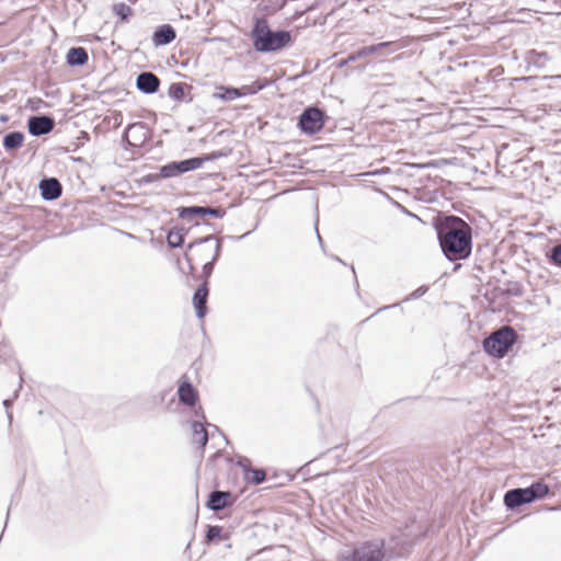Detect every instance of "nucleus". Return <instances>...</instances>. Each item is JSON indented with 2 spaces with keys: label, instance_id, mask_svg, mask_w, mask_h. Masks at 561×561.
Here are the masks:
<instances>
[{
  "label": "nucleus",
  "instance_id": "obj_34",
  "mask_svg": "<svg viewBox=\"0 0 561 561\" xmlns=\"http://www.w3.org/2000/svg\"><path fill=\"white\" fill-rule=\"evenodd\" d=\"M11 404V400H4L3 405L8 409Z\"/></svg>",
  "mask_w": 561,
  "mask_h": 561
},
{
  "label": "nucleus",
  "instance_id": "obj_8",
  "mask_svg": "<svg viewBox=\"0 0 561 561\" xmlns=\"http://www.w3.org/2000/svg\"><path fill=\"white\" fill-rule=\"evenodd\" d=\"M299 127L305 134L313 135L323 128V112L317 107L306 108L299 117Z\"/></svg>",
  "mask_w": 561,
  "mask_h": 561
},
{
  "label": "nucleus",
  "instance_id": "obj_19",
  "mask_svg": "<svg viewBox=\"0 0 561 561\" xmlns=\"http://www.w3.org/2000/svg\"><path fill=\"white\" fill-rule=\"evenodd\" d=\"M88 59V53L83 47H72L67 53V64L70 66H83Z\"/></svg>",
  "mask_w": 561,
  "mask_h": 561
},
{
  "label": "nucleus",
  "instance_id": "obj_4",
  "mask_svg": "<svg viewBox=\"0 0 561 561\" xmlns=\"http://www.w3.org/2000/svg\"><path fill=\"white\" fill-rule=\"evenodd\" d=\"M185 253L186 261L207 262L209 259L217 261L220 254V242L214 236H208L192 242Z\"/></svg>",
  "mask_w": 561,
  "mask_h": 561
},
{
  "label": "nucleus",
  "instance_id": "obj_30",
  "mask_svg": "<svg viewBox=\"0 0 561 561\" xmlns=\"http://www.w3.org/2000/svg\"><path fill=\"white\" fill-rule=\"evenodd\" d=\"M216 261H213L211 259H209V261L207 262H204V265H203V273L206 277H208L213 270H214V264H215Z\"/></svg>",
  "mask_w": 561,
  "mask_h": 561
},
{
  "label": "nucleus",
  "instance_id": "obj_25",
  "mask_svg": "<svg viewBox=\"0 0 561 561\" xmlns=\"http://www.w3.org/2000/svg\"><path fill=\"white\" fill-rule=\"evenodd\" d=\"M167 242L171 248H179L184 242V234L182 230H170L167 236Z\"/></svg>",
  "mask_w": 561,
  "mask_h": 561
},
{
  "label": "nucleus",
  "instance_id": "obj_7",
  "mask_svg": "<svg viewBox=\"0 0 561 561\" xmlns=\"http://www.w3.org/2000/svg\"><path fill=\"white\" fill-rule=\"evenodd\" d=\"M206 160H208L207 157H195L186 160L173 161L160 168V175L163 179L174 178L188 171L199 169Z\"/></svg>",
  "mask_w": 561,
  "mask_h": 561
},
{
  "label": "nucleus",
  "instance_id": "obj_22",
  "mask_svg": "<svg viewBox=\"0 0 561 561\" xmlns=\"http://www.w3.org/2000/svg\"><path fill=\"white\" fill-rule=\"evenodd\" d=\"M180 217L187 221H193L197 218L205 217V206H191L182 208L180 211Z\"/></svg>",
  "mask_w": 561,
  "mask_h": 561
},
{
  "label": "nucleus",
  "instance_id": "obj_3",
  "mask_svg": "<svg viewBox=\"0 0 561 561\" xmlns=\"http://www.w3.org/2000/svg\"><path fill=\"white\" fill-rule=\"evenodd\" d=\"M516 332L513 328L505 325L494 331L483 342L484 351L497 358L504 357L508 350L516 342Z\"/></svg>",
  "mask_w": 561,
  "mask_h": 561
},
{
  "label": "nucleus",
  "instance_id": "obj_5",
  "mask_svg": "<svg viewBox=\"0 0 561 561\" xmlns=\"http://www.w3.org/2000/svg\"><path fill=\"white\" fill-rule=\"evenodd\" d=\"M549 493V486L542 482H535L528 488L510 490L504 495V503L508 508H516L523 504L542 499Z\"/></svg>",
  "mask_w": 561,
  "mask_h": 561
},
{
  "label": "nucleus",
  "instance_id": "obj_35",
  "mask_svg": "<svg viewBox=\"0 0 561 561\" xmlns=\"http://www.w3.org/2000/svg\"><path fill=\"white\" fill-rule=\"evenodd\" d=\"M317 236H318V239H319V241H320V243H321V242H322V239H321V236L319 234V232L317 233Z\"/></svg>",
  "mask_w": 561,
  "mask_h": 561
},
{
  "label": "nucleus",
  "instance_id": "obj_12",
  "mask_svg": "<svg viewBox=\"0 0 561 561\" xmlns=\"http://www.w3.org/2000/svg\"><path fill=\"white\" fill-rule=\"evenodd\" d=\"M136 85L141 92L151 94L159 89L160 80L154 73L146 71L137 77Z\"/></svg>",
  "mask_w": 561,
  "mask_h": 561
},
{
  "label": "nucleus",
  "instance_id": "obj_1",
  "mask_svg": "<svg viewBox=\"0 0 561 561\" xmlns=\"http://www.w3.org/2000/svg\"><path fill=\"white\" fill-rule=\"evenodd\" d=\"M443 253L449 261L465 260L472 251V228L457 216H447L437 226Z\"/></svg>",
  "mask_w": 561,
  "mask_h": 561
},
{
  "label": "nucleus",
  "instance_id": "obj_18",
  "mask_svg": "<svg viewBox=\"0 0 561 561\" xmlns=\"http://www.w3.org/2000/svg\"><path fill=\"white\" fill-rule=\"evenodd\" d=\"M230 499L229 492L224 491H214L210 493L207 506L213 511L224 510L228 505V500Z\"/></svg>",
  "mask_w": 561,
  "mask_h": 561
},
{
  "label": "nucleus",
  "instance_id": "obj_21",
  "mask_svg": "<svg viewBox=\"0 0 561 561\" xmlns=\"http://www.w3.org/2000/svg\"><path fill=\"white\" fill-rule=\"evenodd\" d=\"M215 99L228 102L240 98L238 88L220 85L213 95Z\"/></svg>",
  "mask_w": 561,
  "mask_h": 561
},
{
  "label": "nucleus",
  "instance_id": "obj_31",
  "mask_svg": "<svg viewBox=\"0 0 561 561\" xmlns=\"http://www.w3.org/2000/svg\"><path fill=\"white\" fill-rule=\"evenodd\" d=\"M170 92L174 99H179L183 95V88L181 87V84H173L171 87Z\"/></svg>",
  "mask_w": 561,
  "mask_h": 561
},
{
  "label": "nucleus",
  "instance_id": "obj_27",
  "mask_svg": "<svg viewBox=\"0 0 561 561\" xmlns=\"http://www.w3.org/2000/svg\"><path fill=\"white\" fill-rule=\"evenodd\" d=\"M225 214H226V210L222 208L205 206V216L222 218L225 216Z\"/></svg>",
  "mask_w": 561,
  "mask_h": 561
},
{
  "label": "nucleus",
  "instance_id": "obj_14",
  "mask_svg": "<svg viewBox=\"0 0 561 561\" xmlns=\"http://www.w3.org/2000/svg\"><path fill=\"white\" fill-rule=\"evenodd\" d=\"M175 30L170 24L161 25L153 33V45L156 47L168 45L175 39Z\"/></svg>",
  "mask_w": 561,
  "mask_h": 561
},
{
  "label": "nucleus",
  "instance_id": "obj_17",
  "mask_svg": "<svg viewBox=\"0 0 561 561\" xmlns=\"http://www.w3.org/2000/svg\"><path fill=\"white\" fill-rule=\"evenodd\" d=\"M191 428H192L193 444L196 445L197 447L204 449V447L206 446V444L208 442V433H207L204 424L198 421H193L191 423Z\"/></svg>",
  "mask_w": 561,
  "mask_h": 561
},
{
  "label": "nucleus",
  "instance_id": "obj_11",
  "mask_svg": "<svg viewBox=\"0 0 561 561\" xmlns=\"http://www.w3.org/2000/svg\"><path fill=\"white\" fill-rule=\"evenodd\" d=\"M42 197L45 201H54L61 195L62 187L60 182L55 178L44 179L39 183Z\"/></svg>",
  "mask_w": 561,
  "mask_h": 561
},
{
  "label": "nucleus",
  "instance_id": "obj_2",
  "mask_svg": "<svg viewBox=\"0 0 561 561\" xmlns=\"http://www.w3.org/2000/svg\"><path fill=\"white\" fill-rule=\"evenodd\" d=\"M253 47L256 51L268 53L279 50L290 42V33L287 31H271L266 20L259 19L251 32Z\"/></svg>",
  "mask_w": 561,
  "mask_h": 561
},
{
  "label": "nucleus",
  "instance_id": "obj_29",
  "mask_svg": "<svg viewBox=\"0 0 561 561\" xmlns=\"http://www.w3.org/2000/svg\"><path fill=\"white\" fill-rule=\"evenodd\" d=\"M550 259L554 264L561 266V244L552 249Z\"/></svg>",
  "mask_w": 561,
  "mask_h": 561
},
{
  "label": "nucleus",
  "instance_id": "obj_16",
  "mask_svg": "<svg viewBox=\"0 0 561 561\" xmlns=\"http://www.w3.org/2000/svg\"><path fill=\"white\" fill-rule=\"evenodd\" d=\"M207 296H208V289H207L206 285H203L202 287L197 288L194 294L193 302H194L196 316L199 319L204 318L207 312V308H206Z\"/></svg>",
  "mask_w": 561,
  "mask_h": 561
},
{
  "label": "nucleus",
  "instance_id": "obj_13",
  "mask_svg": "<svg viewBox=\"0 0 561 561\" xmlns=\"http://www.w3.org/2000/svg\"><path fill=\"white\" fill-rule=\"evenodd\" d=\"M178 394H179L180 401L183 404L188 405V407H193L198 399L197 391L192 386V383L187 380L186 377H183V379L179 386V389H178Z\"/></svg>",
  "mask_w": 561,
  "mask_h": 561
},
{
  "label": "nucleus",
  "instance_id": "obj_24",
  "mask_svg": "<svg viewBox=\"0 0 561 561\" xmlns=\"http://www.w3.org/2000/svg\"><path fill=\"white\" fill-rule=\"evenodd\" d=\"M266 85H267L266 80H264V81L256 80L251 84H244L241 88H238L240 98L244 96V95L255 94L259 91H261L262 89H264Z\"/></svg>",
  "mask_w": 561,
  "mask_h": 561
},
{
  "label": "nucleus",
  "instance_id": "obj_6",
  "mask_svg": "<svg viewBox=\"0 0 561 561\" xmlns=\"http://www.w3.org/2000/svg\"><path fill=\"white\" fill-rule=\"evenodd\" d=\"M383 542L379 540L366 541L352 551L343 552L337 561H383Z\"/></svg>",
  "mask_w": 561,
  "mask_h": 561
},
{
  "label": "nucleus",
  "instance_id": "obj_26",
  "mask_svg": "<svg viewBox=\"0 0 561 561\" xmlns=\"http://www.w3.org/2000/svg\"><path fill=\"white\" fill-rule=\"evenodd\" d=\"M221 527L219 526H209L208 527V530H207V534H206V538L208 541H213L215 539H218L220 538L221 536Z\"/></svg>",
  "mask_w": 561,
  "mask_h": 561
},
{
  "label": "nucleus",
  "instance_id": "obj_32",
  "mask_svg": "<svg viewBox=\"0 0 561 561\" xmlns=\"http://www.w3.org/2000/svg\"><path fill=\"white\" fill-rule=\"evenodd\" d=\"M160 178H162V176L160 175V172H159L157 174H149V175H147L145 178V181L150 183V182H154V181L159 180Z\"/></svg>",
  "mask_w": 561,
  "mask_h": 561
},
{
  "label": "nucleus",
  "instance_id": "obj_28",
  "mask_svg": "<svg viewBox=\"0 0 561 561\" xmlns=\"http://www.w3.org/2000/svg\"><path fill=\"white\" fill-rule=\"evenodd\" d=\"M114 10L122 19H126L131 13L130 7L124 3L115 4Z\"/></svg>",
  "mask_w": 561,
  "mask_h": 561
},
{
  "label": "nucleus",
  "instance_id": "obj_10",
  "mask_svg": "<svg viewBox=\"0 0 561 561\" xmlns=\"http://www.w3.org/2000/svg\"><path fill=\"white\" fill-rule=\"evenodd\" d=\"M55 127V122L48 116H32L28 118V133L33 136H42L50 133Z\"/></svg>",
  "mask_w": 561,
  "mask_h": 561
},
{
  "label": "nucleus",
  "instance_id": "obj_23",
  "mask_svg": "<svg viewBox=\"0 0 561 561\" xmlns=\"http://www.w3.org/2000/svg\"><path fill=\"white\" fill-rule=\"evenodd\" d=\"M24 135L20 131H12L5 135L3 139V147L7 150L20 148L23 144Z\"/></svg>",
  "mask_w": 561,
  "mask_h": 561
},
{
  "label": "nucleus",
  "instance_id": "obj_33",
  "mask_svg": "<svg viewBox=\"0 0 561 561\" xmlns=\"http://www.w3.org/2000/svg\"><path fill=\"white\" fill-rule=\"evenodd\" d=\"M426 291V288H419L416 289L413 294H412V297L413 298H417V297H421L424 293Z\"/></svg>",
  "mask_w": 561,
  "mask_h": 561
},
{
  "label": "nucleus",
  "instance_id": "obj_20",
  "mask_svg": "<svg viewBox=\"0 0 561 561\" xmlns=\"http://www.w3.org/2000/svg\"><path fill=\"white\" fill-rule=\"evenodd\" d=\"M240 466L244 468L245 471V480L252 484H260L265 480V471L262 469H249L250 465L249 459H244L239 462Z\"/></svg>",
  "mask_w": 561,
  "mask_h": 561
},
{
  "label": "nucleus",
  "instance_id": "obj_15",
  "mask_svg": "<svg viewBox=\"0 0 561 561\" xmlns=\"http://www.w3.org/2000/svg\"><path fill=\"white\" fill-rule=\"evenodd\" d=\"M391 45H393L392 42H383V43H379L377 45L365 46V47L360 48L359 50L350 54L347 56L346 60H344L342 62V65L356 61L357 59H360V58H366L369 55L377 53L381 48L389 47Z\"/></svg>",
  "mask_w": 561,
  "mask_h": 561
},
{
  "label": "nucleus",
  "instance_id": "obj_9",
  "mask_svg": "<svg viewBox=\"0 0 561 561\" xmlns=\"http://www.w3.org/2000/svg\"><path fill=\"white\" fill-rule=\"evenodd\" d=\"M150 137V131L147 125L142 122H137L128 125L124 133V140L130 147L142 146Z\"/></svg>",
  "mask_w": 561,
  "mask_h": 561
}]
</instances>
